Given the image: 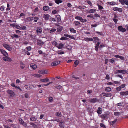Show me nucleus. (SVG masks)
Wrapping results in <instances>:
<instances>
[{"label": "nucleus", "mask_w": 128, "mask_h": 128, "mask_svg": "<svg viewBox=\"0 0 128 128\" xmlns=\"http://www.w3.org/2000/svg\"><path fill=\"white\" fill-rule=\"evenodd\" d=\"M60 63V62L59 61H56L52 62L51 64V65L52 66H56L59 64Z\"/></svg>", "instance_id": "obj_10"}, {"label": "nucleus", "mask_w": 128, "mask_h": 128, "mask_svg": "<svg viewBox=\"0 0 128 128\" xmlns=\"http://www.w3.org/2000/svg\"><path fill=\"white\" fill-rule=\"evenodd\" d=\"M50 9L49 7L48 6H44L43 8V10L45 11H47L48 10Z\"/></svg>", "instance_id": "obj_23"}, {"label": "nucleus", "mask_w": 128, "mask_h": 128, "mask_svg": "<svg viewBox=\"0 0 128 128\" xmlns=\"http://www.w3.org/2000/svg\"><path fill=\"white\" fill-rule=\"evenodd\" d=\"M99 46L98 45L96 44L95 46L94 49L96 51H98V48H99Z\"/></svg>", "instance_id": "obj_55"}, {"label": "nucleus", "mask_w": 128, "mask_h": 128, "mask_svg": "<svg viewBox=\"0 0 128 128\" xmlns=\"http://www.w3.org/2000/svg\"><path fill=\"white\" fill-rule=\"evenodd\" d=\"M8 56H5V57H3L2 58L3 60L5 61H8L9 62L12 61V60L10 58L8 57Z\"/></svg>", "instance_id": "obj_7"}, {"label": "nucleus", "mask_w": 128, "mask_h": 128, "mask_svg": "<svg viewBox=\"0 0 128 128\" xmlns=\"http://www.w3.org/2000/svg\"><path fill=\"white\" fill-rule=\"evenodd\" d=\"M100 127H102V128H106L104 124L102 123H100Z\"/></svg>", "instance_id": "obj_47"}, {"label": "nucleus", "mask_w": 128, "mask_h": 128, "mask_svg": "<svg viewBox=\"0 0 128 128\" xmlns=\"http://www.w3.org/2000/svg\"><path fill=\"white\" fill-rule=\"evenodd\" d=\"M84 40L86 41H93V39L92 38H84Z\"/></svg>", "instance_id": "obj_22"}, {"label": "nucleus", "mask_w": 128, "mask_h": 128, "mask_svg": "<svg viewBox=\"0 0 128 128\" xmlns=\"http://www.w3.org/2000/svg\"><path fill=\"white\" fill-rule=\"evenodd\" d=\"M42 32V30L41 28L38 27L36 28V32L37 33V35L40 34Z\"/></svg>", "instance_id": "obj_8"}, {"label": "nucleus", "mask_w": 128, "mask_h": 128, "mask_svg": "<svg viewBox=\"0 0 128 128\" xmlns=\"http://www.w3.org/2000/svg\"><path fill=\"white\" fill-rule=\"evenodd\" d=\"M64 53V51L61 50H59L57 51V54H62Z\"/></svg>", "instance_id": "obj_25"}, {"label": "nucleus", "mask_w": 128, "mask_h": 128, "mask_svg": "<svg viewBox=\"0 0 128 128\" xmlns=\"http://www.w3.org/2000/svg\"><path fill=\"white\" fill-rule=\"evenodd\" d=\"M97 112L98 114H100L102 113V108L100 107H98L97 109Z\"/></svg>", "instance_id": "obj_17"}, {"label": "nucleus", "mask_w": 128, "mask_h": 128, "mask_svg": "<svg viewBox=\"0 0 128 128\" xmlns=\"http://www.w3.org/2000/svg\"><path fill=\"white\" fill-rule=\"evenodd\" d=\"M55 88L58 89H61L62 86L60 85L56 86H54Z\"/></svg>", "instance_id": "obj_44"}, {"label": "nucleus", "mask_w": 128, "mask_h": 128, "mask_svg": "<svg viewBox=\"0 0 128 128\" xmlns=\"http://www.w3.org/2000/svg\"><path fill=\"white\" fill-rule=\"evenodd\" d=\"M98 9L100 10H101L103 8V7L102 6L99 4L98 5Z\"/></svg>", "instance_id": "obj_51"}, {"label": "nucleus", "mask_w": 128, "mask_h": 128, "mask_svg": "<svg viewBox=\"0 0 128 128\" xmlns=\"http://www.w3.org/2000/svg\"><path fill=\"white\" fill-rule=\"evenodd\" d=\"M38 73L41 74H47L48 73V71L46 70H41L38 71Z\"/></svg>", "instance_id": "obj_11"}, {"label": "nucleus", "mask_w": 128, "mask_h": 128, "mask_svg": "<svg viewBox=\"0 0 128 128\" xmlns=\"http://www.w3.org/2000/svg\"><path fill=\"white\" fill-rule=\"evenodd\" d=\"M64 46L63 44L60 43L59 44L58 46H57V47L58 49H61Z\"/></svg>", "instance_id": "obj_29"}, {"label": "nucleus", "mask_w": 128, "mask_h": 128, "mask_svg": "<svg viewBox=\"0 0 128 128\" xmlns=\"http://www.w3.org/2000/svg\"><path fill=\"white\" fill-rule=\"evenodd\" d=\"M120 114V112H115L114 113V114L116 116H118Z\"/></svg>", "instance_id": "obj_35"}, {"label": "nucleus", "mask_w": 128, "mask_h": 128, "mask_svg": "<svg viewBox=\"0 0 128 128\" xmlns=\"http://www.w3.org/2000/svg\"><path fill=\"white\" fill-rule=\"evenodd\" d=\"M56 18L57 19V22H60L61 21V18L60 16L58 14L56 16Z\"/></svg>", "instance_id": "obj_24"}, {"label": "nucleus", "mask_w": 128, "mask_h": 128, "mask_svg": "<svg viewBox=\"0 0 128 128\" xmlns=\"http://www.w3.org/2000/svg\"><path fill=\"white\" fill-rule=\"evenodd\" d=\"M92 38L95 40H97L98 41H99L100 40L97 37H93Z\"/></svg>", "instance_id": "obj_64"}, {"label": "nucleus", "mask_w": 128, "mask_h": 128, "mask_svg": "<svg viewBox=\"0 0 128 128\" xmlns=\"http://www.w3.org/2000/svg\"><path fill=\"white\" fill-rule=\"evenodd\" d=\"M95 32L96 33H97L99 35H100L101 36H102L103 35V34L102 32H99L98 31H96Z\"/></svg>", "instance_id": "obj_61"}, {"label": "nucleus", "mask_w": 128, "mask_h": 128, "mask_svg": "<svg viewBox=\"0 0 128 128\" xmlns=\"http://www.w3.org/2000/svg\"><path fill=\"white\" fill-rule=\"evenodd\" d=\"M70 31L73 33H76V30L73 28H70Z\"/></svg>", "instance_id": "obj_31"}, {"label": "nucleus", "mask_w": 128, "mask_h": 128, "mask_svg": "<svg viewBox=\"0 0 128 128\" xmlns=\"http://www.w3.org/2000/svg\"><path fill=\"white\" fill-rule=\"evenodd\" d=\"M36 86L35 84L31 85L29 86V88L30 89H32L35 88Z\"/></svg>", "instance_id": "obj_30"}, {"label": "nucleus", "mask_w": 128, "mask_h": 128, "mask_svg": "<svg viewBox=\"0 0 128 128\" xmlns=\"http://www.w3.org/2000/svg\"><path fill=\"white\" fill-rule=\"evenodd\" d=\"M54 1L56 3L58 4L62 2V1L61 0H54Z\"/></svg>", "instance_id": "obj_34"}, {"label": "nucleus", "mask_w": 128, "mask_h": 128, "mask_svg": "<svg viewBox=\"0 0 128 128\" xmlns=\"http://www.w3.org/2000/svg\"><path fill=\"white\" fill-rule=\"evenodd\" d=\"M40 80L42 82H46L48 81L49 79L48 78H46L44 79H41Z\"/></svg>", "instance_id": "obj_33"}, {"label": "nucleus", "mask_w": 128, "mask_h": 128, "mask_svg": "<svg viewBox=\"0 0 128 128\" xmlns=\"http://www.w3.org/2000/svg\"><path fill=\"white\" fill-rule=\"evenodd\" d=\"M126 84H122V85H121L120 86L121 88L122 89V88H123L126 86Z\"/></svg>", "instance_id": "obj_58"}, {"label": "nucleus", "mask_w": 128, "mask_h": 128, "mask_svg": "<svg viewBox=\"0 0 128 128\" xmlns=\"http://www.w3.org/2000/svg\"><path fill=\"white\" fill-rule=\"evenodd\" d=\"M30 120L31 121H36V119L35 118V117H31L30 118Z\"/></svg>", "instance_id": "obj_42"}, {"label": "nucleus", "mask_w": 128, "mask_h": 128, "mask_svg": "<svg viewBox=\"0 0 128 128\" xmlns=\"http://www.w3.org/2000/svg\"><path fill=\"white\" fill-rule=\"evenodd\" d=\"M120 94L122 96H127L128 95V91L125 92H120Z\"/></svg>", "instance_id": "obj_15"}, {"label": "nucleus", "mask_w": 128, "mask_h": 128, "mask_svg": "<svg viewBox=\"0 0 128 128\" xmlns=\"http://www.w3.org/2000/svg\"><path fill=\"white\" fill-rule=\"evenodd\" d=\"M19 36H18L17 34H13L11 36V37L12 39H13L14 38H18Z\"/></svg>", "instance_id": "obj_26"}, {"label": "nucleus", "mask_w": 128, "mask_h": 128, "mask_svg": "<svg viewBox=\"0 0 128 128\" xmlns=\"http://www.w3.org/2000/svg\"><path fill=\"white\" fill-rule=\"evenodd\" d=\"M119 2H120L122 5L126 4L128 6V0H119Z\"/></svg>", "instance_id": "obj_5"}, {"label": "nucleus", "mask_w": 128, "mask_h": 128, "mask_svg": "<svg viewBox=\"0 0 128 128\" xmlns=\"http://www.w3.org/2000/svg\"><path fill=\"white\" fill-rule=\"evenodd\" d=\"M34 19V17H28L27 18V20L28 21H32Z\"/></svg>", "instance_id": "obj_40"}, {"label": "nucleus", "mask_w": 128, "mask_h": 128, "mask_svg": "<svg viewBox=\"0 0 128 128\" xmlns=\"http://www.w3.org/2000/svg\"><path fill=\"white\" fill-rule=\"evenodd\" d=\"M74 22V24L76 26L80 24V22L78 21H75Z\"/></svg>", "instance_id": "obj_57"}, {"label": "nucleus", "mask_w": 128, "mask_h": 128, "mask_svg": "<svg viewBox=\"0 0 128 128\" xmlns=\"http://www.w3.org/2000/svg\"><path fill=\"white\" fill-rule=\"evenodd\" d=\"M3 45L4 47L5 48H6V49L9 46L8 45L5 44H3Z\"/></svg>", "instance_id": "obj_49"}, {"label": "nucleus", "mask_w": 128, "mask_h": 128, "mask_svg": "<svg viewBox=\"0 0 128 128\" xmlns=\"http://www.w3.org/2000/svg\"><path fill=\"white\" fill-rule=\"evenodd\" d=\"M107 4L108 5H114L116 4V3L114 2H107Z\"/></svg>", "instance_id": "obj_27"}, {"label": "nucleus", "mask_w": 128, "mask_h": 128, "mask_svg": "<svg viewBox=\"0 0 128 128\" xmlns=\"http://www.w3.org/2000/svg\"><path fill=\"white\" fill-rule=\"evenodd\" d=\"M0 51L2 53L3 55L5 56H8V53L6 52L5 50L3 49H0Z\"/></svg>", "instance_id": "obj_12"}, {"label": "nucleus", "mask_w": 128, "mask_h": 128, "mask_svg": "<svg viewBox=\"0 0 128 128\" xmlns=\"http://www.w3.org/2000/svg\"><path fill=\"white\" fill-rule=\"evenodd\" d=\"M122 74H128V71L126 70H122Z\"/></svg>", "instance_id": "obj_32"}, {"label": "nucleus", "mask_w": 128, "mask_h": 128, "mask_svg": "<svg viewBox=\"0 0 128 128\" xmlns=\"http://www.w3.org/2000/svg\"><path fill=\"white\" fill-rule=\"evenodd\" d=\"M68 39V38L65 37H62L60 39V40H65Z\"/></svg>", "instance_id": "obj_43"}, {"label": "nucleus", "mask_w": 128, "mask_h": 128, "mask_svg": "<svg viewBox=\"0 0 128 128\" xmlns=\"http://www.w3.org/2000/svg\"><path fill=\"white\" fill-rule=\"evenodd\" d=\"M96 11V9L95 8L90 9L86 10V13H92L95 12Z\"/></svg>", "instance_id": "obj_3"}, {"label": "nucleus", "mask_w": 128, "mask_h": 128, "mask_svg": "<svg viewBox=\"0 0 128 128\" xmlns=\"http://www.w3.org/2000/svg\"><path fill=\"white\" fill-rule=\"evenodd\" d=\"M15 28H17V29L20 30H21V27L18 25L17 24H16L15 26Z\"/></svg>", "instance_id": "obj_37"}, {"label": "nucleus", "mask_w": 128, "mask_h": 128, "mask_svg": "<svg viewBox=\"0 0 128 128\" xmlns=\"http://www.w3.org/2000/svg\"><path fill=\"white\" fill-rule=\"evenodd\" d=\"M94 17L96 18H100V16L98 14H94Z\"/></svg>", "instance_id": "obj_63"}, {"label": "nucleus", "mask_w": 128, "mask_h": 128, "mask_svg": "<svg viewBox=\"0 0 128 128\" xmlns=\"http://www.w3.org/2000/svg\"><path fill=\"white\" fill-rule=\"evenodd\" d=\"M113 20L116 24H117V22L118 21V19H117L116 18H113Z\"/></svg>", "instance_id": "obj_62"}, {"label": "nucleus", "mask_w": 128, "mask_h": 128, "mask_svg": "<svg viewBox=\"0 0 128 128\" xmlns=\"http://www.w3.org/2000/svg\"><path fill=\"white\" fill-rule=\"evenodd\" d=\"M6 49L9 51H11L12 50V48L10 46H9L6 48Z\"/></svg>", "instance_id": "obj_54"}, {"label": "nucleus", "mask_w": 128, "mask_h": 128, "mask_svg": "<svg viewBox=\"0 0 128 128\" xmlns=\"http://www.w3.org/2000/svg\"><path fill=\"white\" fill-rule=\"evenodd\" d=\"M56 30V29L55 28H52L50 30V33L51 34L52 32L53 33L55 32Z\"/></svg>", "instance_id": "obj_38"}, {"label": "nucleus", "mask_w": 128, "mask_h": 128, "mask_svg": "<svg viewBox=\"0 0 128 128\" xmlns=\"http://www.w3.org/2000/svg\"><path fill=\"white\" fill-rule=\"evenodd\" d=\"M61 112H57L56 113V115L57 116H59L60 117L61 116Z\"/></svg>", "instance_id": "obj_41"}, {"label": "nucleus", "mask_w": 128, "mask_h": 128, "mask_svg": "<svg viewBox=\"0 0 128 128\" xmlns=\"http://www.w3.org/2000/svg\"><path fill=\"white\" fill-rule=\"evenodd\" d=\"M111 88L109 87H106L105 89V91L106 92H110L111 91Z\"/></svg>", "instance_id": "obj_28"}, {"label": "nucleus", "mask_w": 128, "mask_h": 128, "mask_svg": "<svg viewBox=\"0 0 128 128\" xmlns=\"http://www.w3.org/2000/svg\"><path fill=\"white\" fill-rule=\"evenodd\" d=\"M106 46V45L105 44H103L100 45L99 46V48L100 49Z\"/></svg>", "instance_id": "obj_56"}, {"label": "nucleus", "mask_w": 128, "mask_h": 128, "mask_svg": "<svg viewBox=\"0 0 128 128\" xmlns=\"http://www.w3.org/2000/svg\"><path fill=\"white\" fill-rule=\"evenodd\" d=\"M25 65L23 64V63L22 62H20V67L21 68H24L25 67Z\"/></svg>", "instance_id": "obj_20"}, {"label": "nucleus", "mask_w": 128, "mask_h": 128, "mask_svg": "<svg viewBox=\"0 0 128 128\" xmlns=\"http://www.w3.org/2000/svg\"><path fill=\"white\" fill-rule=\"evenodd\" d=\"M26 30V26H22L21 27V30Z\"/></svg>", "instance_id": "obj_46"}, {"label": "nucleus", "mask_w": 128, "mask_h": 128, "mask_svg": "<svg viewBox=\"0 0 128 128\" xmlns=\"http://www.w3.org/2000/svg\"><path fill=\"white\" fill-rule=\"evenodd\" d=\"M110 126L112 127H114V124L115 123L114 121H112L110 122Z\"/></svg>", "instance_id": "obj_39"}, {"label": "nucleus", "mask_w": 128, "mask_h": 128, "mask_svg": "<svg viewBox=\"0 0 128 128\" xmlns=\"http://www.w3.org/2000/svg\"><path fill=\"white\" fill-rule=\"evenodd\" d=\"M63 29V27L61 26H60L57 28V30L56 31L57 32H60Z\"/></svg>", "instance_id": "obj_18"}, {"label": "nucleus", "mask_w": 128, "mask_h": 128, "mask_svg": "<svg viewBox=\"0 0 128 128\" xmlns=\"http://www.w3.org/2000/svg\"><path fill=\"white\" fill-rule=\"evenodd\" d=\"M110 114L109 112L107 111L104 112V114H102L100 116V117L102 119H105L107 120L108 117V116Z\"/></svg>", "instance_id": "obj_1"}, {"label": "nucleus", "mask_w": 128, "mask_h": 128, "mask_svg": "<svg viewBox=\"0 0 128 128\" xmlns=\"http://www.w3.org/2000/svg\"><path fill=\"white\" fill-rule=\"evenodd\" d=\"M80 21L82 22H86V19H83L82 17Z\"/></svg>", "instance_id": "obj_60"}, {"label": "nucleus", "mask_w": 128, "mask_h": 128, "mask_svg": "<svg viewBox=\"0 0 128 128\" xmlns=\"http://www.w3.org/2000/svg\"><path fill=\"white\" fill-rule=\"evenodd\" d=\"M113 10L115 11H118L119 12H121L122 11V8H118L116 7H114Z\"/></svg>", "instance_id": "obj_9"}, {"label": "nucleus", "mask_w": 128, "mask_h": 128, "mask_svg": "<svg viewBox=\"0 0 128 128\" xmlns=\"http://www.w3.org/2000/svg\"><path fill=\"white\" fill-rule=\"evenodd\" d=\"M30 66L34 70H35L37 68L36 65L33 63L31 64Z\"/></svg>", "instance_id": "obj_19"}, {"label": "nucleus", "mask_w": 128, "mask_h": 128, "mask_svg": "<svg viewBox=\"0 0 128 128\" xmlns=\"http://www.w3.org/2000/svg\"><path fill=\"white\" fill-rule=\"evenodd\" d=\"M79 61L78 60H76L74 62V64H75V67H76V66L78 64Z\"/></svg>", "instance_id": "obj_45"}, {"label": "nucleus", "mask_w": 128, "mask_h": 128, "mask_svg": "<svg viewBox=\"0 0 128 128\" xmlns=\"http://www.w3.org/2000/svg\"><path fill=\"white\" fill-rule=\"evenodd\" d=\"M98 100L96 98H94L90 100V102L92 103H94L98 101Z\"/></svg>", "instance_id": "obj_16"}, {"label": "nucleus", "mask_w": 128, "mask_h": 128, "mask_svg": "<svg viewBox=\"0 0 128 128\" xmlns=\"http://www.w3.org/2000/svg\"><path fill=\"white\" fill-rule=\"evenodd\" d=\"M114 56L116 58H120L121 60H124V58L121 56L115 55Z\"/></svg>", "instance_id": "obj_14"}, {"label": "nucleus", "mask_w": 128, "mask_h": 128, "mask_svg": "<svg viewBox=\"0 0 128 128\" xmlns=\"http://www.w3.org/2000/svg\"><path fill=\"white\" fill-rule=\"evenodd\" d=\"M50 20L51 21H53L54 22H56V21L54 18H50Z\"/></svg>", "instance_id": "obj_59"}, {"label": "nucleus", "mask_w": 128, "mask_h": 128, "mask_svg": "<svg viewBox=\"0 0 128 128\" xmlns=\"http://www.w3.org/2000/svg\"><path fill=\"white\" fill-rule=\"evenodd\" d=\"M118 30L123 32H125L126 31V29L123 28L122 26H120L118 27Z\"/></svg>", "instance_id": "obj_6"}, {"label": "nucleus", "mask_w": 128, "mask_h": 128, "mask_svg": "<svg viewBox=\"0 0 128 128\" xmlns=\"http://www.w3.org/2000/svg\"><path fill=\"white\" fill-rule=\"evenodd\" d=\"M82 17L80 16H76L75 17V18L76 20H80Z\"/></svg>", "instance_id": "obj_52"}, {"label": "nucleus", "mask_w": 128, "mask_h": 128, "mask_svg": "<svg viewBox=\"0 0 128 128\" xmlns=\"http://www.w3.org/2000/svg\"><path fill=\"white\" fill-rule=\"evenodd\" d=\"M10 5L9 4H7V8H6V10L7 11H8L10 9Z\"/></svg>", "instance_id": "obj_50"}, {"label": "nucleus", "mask_w": 128, "mask_h": 128, "mask_svg": "<svg viewBox=\"0 0 128 128\" xmlns=\"http://www.w3.org/2000/svg\"><path fill=\"white\" fill-rule=\"evenodd\" d=\"M87 2L90 6H92V3L91 1H90L89 0H87Z\"/></svg>", "instance_id": "obj_36"}, {"label": "nucleus", "mask_w": 128, "mask_h": 128, "mask_svg": "<svg viewBox=\"0 0 128 128\" xmlns=\"http://www.w3.org/2000/svg\"><path fill=\"white\" fill-rule=\"evenodd\" d=\"M26 49L28 51H30L32 49V48L30 46H28L26 47Z\"/></svg>", "instance_id": "obj_53"}, {"label": "nucleus", "mask_w": 128, "mask_h": 128, "mask_svg": "<svg viewBox=\"0 0 128 128\" xmlns=\"http://www.w3.org/2000/svg\"><path fill=\"white\" fill-rule=\"evenodd\" d=\"M101 95H102V96L104 98L106 97H109L111 96L112 94L109 92H102Z\"/></svg>", "instance_id": "obj_2"}, {"label": "nucleus", "mask_w": 128, "mask_h": 128, "mask_svg": "<svg viewBox=\"0 0 128 128\" xmlns=\"http://www.w3.org/2000/svg\"><path fill=\"white\" fill-rule=\"evenodd\" d=\"M7 92L10 94V96H12L14 95V92L12 90H8L7 91Z\"/></svg>", "instance_id": "obj_21"}, {"label": "nucleus", "mask_w": 128, "mask_h": 128, "mask_svg": "<svg viewBox=\"0 0 128 128\" xmlns=\"http://www.w3.org/2000/svg\"><path fill=\"white\" fill-rule=\"evenodd\" d=\"M19 122L21 124H22L24 122L23 120L20 118L19 120Z\"/></svg>", "instance_id": "obj_48"}, {"label": "nucleus", "mask_w": 128, "mask_h": 128, "mask_svg": "<svg viewBox=\"0 0 128 128\" xmlns=\"http://www.w3.org/2000/svg\"><path fill=\"white\" fill-rule=\"evenodd\" d=\"M36 44L39 46H42L44 44V42L41 40L38 39L36 41Z\"/></svg>", "instance_id": "obj_4"}, {"label": "nucleus", "mask_w": 128, "mask_h": 128, "mask_svg": "<svg viewBox=\"0 0 128 128\" xmlns=\"http://www.w3.org/2000/svg\"><path fill=\"white\" fill-rule=\"evenodd\" d=\"M49 16L48 14H44L43 15V18L45 20H48Z\"/></svg>", "instance_id": "obj_13"}]
</instances>
